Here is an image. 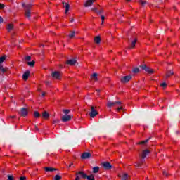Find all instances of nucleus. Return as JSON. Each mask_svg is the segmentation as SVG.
<instances>
[{
  "label": "nucleus",
  "mask_w": 180,
  "mask_h": 180,
  "mask_svg": "<svg viewBox=\"0 0 180 180\" xmlns=\"http://www.w3.org/2000/svg\"><path fill=\"white\" fill-rule=\"evenodd\" d=\"M148 154H150V150L148 149L143 150L142 153L140 155V162L135 164V167H136V168H143L141 164L144 162V158H146Z\"/></svg>",
  "instance_id": "1"
},
{
  "label": "nucleus",
  "mask_w": 180,
  "mask_h": 180,
  "mask_svg": "<svg viewBox=\"0 0 180 180\" xmlns=\"http://www.w3.org/2000/svg\"><path fill=\"white\" fill-rule=\"evenodd\" d=\"M89 115L91 117H95V116H96V115H98V111H96V110H95V107L91 106V112H90Z\"/></svg>",
  "instance_id": "8"
},
{
  "label": "nucleus",
  "mask_w": 180,
  "mask_h": 180,
  "mask_svg": "<svg viewBox=\"0 0 180 180\" xmlns=\"http://www.w3.org/2000/svg\"><path fill=\"white\" fill-rule=\"evenodd\" d=\"M5 60H6V56L0 57V64H2V63H4V61Z\"/></svg>",
  "instance_id": "28"
},
{
  "label": "nucleus",
  "mask_w": 180,
  "mask_h": 180,
  "mask_svg": "<svg viewBox=\"0 0 180 180\" xmlns=\"http://www.w3.org/2000/svg\"><path fill=\"white\" fill-rule=\"evenodd\" d=\"M94 2H95V0H88L85 3L84 6H86V8H87L88 6H91Z\"/></svg>",
  "instance_id": "15"
},
{
  "label": "nucleus",
  "mask_w": 180,
  "mask_h": 180,
  "mask_svg": "<svg viewBox=\"0 0 180 180\" xmlns=\"http://www.w3.org/2000/svg\"><path fill=\"white\" fill-rule=\"evenodd\" d=\"M79 174L78 173L76 174V178L75 179V180H80L81 178L79 176Z\"/></svg>",
  "instance_id": "40"
},
{
  "label": "nucleus",
  "mask_w": 180,
  "mask_h": 180,
  "mask_svg": "<svg viewBox=\"0 0 180 180\" xmlns=\"http://www.w3.org/2000/svg\"><path fill=\"white\" fill-rule=\"evenodd\" d=\"M35 129L39 131V128L35 126Z\"/></svg>",
  "instance_id": "55"
},
{
  "label": "nucleus",
  "mask_w": 180,
  "mask_h": 180,
  "mask_svg": "<svg viewBox=\"0 0 180 180\" xmlns=\"http://www.w3.org/2000/svg\"><path fill=\"white\" fill-rule=\"evenodd\" d=\"M27 113H29V112L26 108H22L19 112L20 116H23L24 117H25V116H27Z\"/></svg>",
  "instance_id": "10"
},
{
  "label": "nucleus",
  "mask_w": 180,
  "mask_h": 180,
  "mask_svg": "<svg viewBox=\"0 0 180 180\" xmlns=\"http://www.w3.org/2000/svg\"><path fill=\"white\" fill-rule=\"evenodd\" d=\"M32 60V57L27 56L25 57V61H30Z\"/></svg>",
  "instance_id": "38"
},
{
  "label": "nucleus",
  "mask_w": 180,
  "mask_h": 180,
  "mask_svg": "<svg viewBox=\"0 0 180 180\" xmlns=\"http://www.w3.org/2000/svg\"><path fill=\"white\" fill-rule=\"evenodd\" d=\"M70 110H63V113H65V115H68V113H70Z\"/></svg>",
  "instance_id": "39"
},
{
  "label": "nucleus",
  "mask_w": 180,
  "mask_h": 180,
  "mask_svg": "<svg viewBox=\"0 0 180 180\" xmlns=\"http://www.w3.org/2000/svg\"><path fill=\"white\" fill-rule=\"evenodd\" d=\"M99 172V167H93V174H98Z\"/></svg>",
  "instance_id": "25"
},
{
  "label": "nucleus",
  "mask_w": 180,
  "mask_h": 180,
  "mask_svg": "<svg viewBox=\"0 0 180 180\" xmlns=\"http://www.w3.org/2000/svg\"><path fill=\"white\" fill-rule=\"evenodd\" d=\"M63 5H64V4H65L64 1H63Z\"/></svg>",
  "instance_id": "58"
},
{
  "label": "nucleus",
  "mask_w": 180,
  "mask_h": 180,
  "mask_svg": "<svg viewBox=\"0 0 180 180\" xmlns=\"http://www.w3.org/2000/svg\"><path fill=\"white\" fill-rule=\"evenodd\" d=\"M91 11H93V12H95L96 13H98V8H91Z\"/></svg>",
  "instance_id": "41"
},
{
  "label": "nucleus",
  "mask_w": 180,
  "mask_h": 180,
  "mask_svg": "<svg viewBox=\"0 0 180 180\" xmlns=\"http://www.w3.org/2000/svg\"><path fill=\"white\" fill-rule=\"evenodd\" d=\"M2 68H4V66H2V65L0 63V70H2Z\"/></svg>",
  "instance_id": "53"
},
{
  "label": "nucleus",
  "mask_w": 180,
  "mask_h": 180,
  "mask_svg": "<svg viewBox=\"0 0 180 180\" xmlns=\"http://www.w3.org/2000/svg\"><path fill=\"white\" fill-rule=\"evenodd\" d=\"M46 172H53V171H57V169L53 167H44Z\"/></svg>",
  "instance_id": "16"
},
{
  "label": "nucleus",
  "mask_w": 180,
  "mask_h": 180,
  "mask_svg": "<svg viewBox=\"0 0 180 180\" xmlns=\"http://www.w3.org/2000/svg\"><path fill=\"white\" fill-rule=\"evenodd\" d=\"M168 86V84L167 82H164L160 84V87L162 88V89H165Z\"/></svg>",
  "instance_id": "23"
},
{
  "label": "nucleus",
  "mask_w": 180,
  "mask_h": 180,
  "mask_svg": "<svg viewBox=\"0 0 180 180\" xmlns=\"http://www.w3.org/2000/svg\"><path fill=\"white\" fill-rule=\"evenodd\" d=\"M75 36V31H72V32L69 34L70 39H72V37H74Z\"/></svg>",
  "instance_id": "31"
},
{
  "label": "nucleus",
  "mask_w": 180,
  "mask_h": 180,
  "mask_svg": "<svg viewBox=\"0 0 180 180\" xmlns=\"http://www.w3.org/2000/svg\"><path fill=\"white\" fill-rule=\"evenodd\" d=\"M148 140H150V139H146V140H145V141H141V142L139 143V144H146V143L148 142Z\"/></svg>",
  "instance_id": "36"
},
{
  "label": "nucleus",
  "mask_w": 180,
  "mask_h": 180,
  "mask_svg": "<svg viewBox=\"0 0 180 180\" xmlns=\"http://www.w3.org/2000/svg\"><path fill=\"white\" fill-rule=\"evenodd\" d=\"M29 75H30V72L29 70H27L23 75H22V78L24 81H27L29 78Z\"/></svg>",
  "instance_id": "12"
},
{
  "label": "nucleus",
  "mask_w": 180,
  "mask_h": 180,
  "mask_svg": "<svg viewBox=\"0 0 180 180\" xmlns=\"http://www.w3.org/2000/svg\"><path fill=\"white\" fill-rule=\"evenodd\" d=\"M65 13H67L68 11H70V4H68V3H65Z\"/></svg>",
  "instance_id": "26"
},
{
  "label": "nucleus",
  "mask_w": 180,
  "mask_h": 180,
  "mask_svg": "<svg viewBox=\"0 0 180 180\" xmlns=\"http://www.w3.org/2000/svg\"><path fill=\"white\" fill-rule=\"evenodd\" d=\"M107 106L108 108H112V106H117V111L120 112V110H123V105H122V102L120 101H108L107 103Z\"/></svg>",
  "instance_id": "2"
},
{
  "label": "nucleus",
  "mask_w": 180,
  "mask_h": 180,
  "mask_svg": "<svg viewBox=\"0 0 180 180\" xmlns=\"http://www.w3.org/2000/svg\"><path fill=\"white\" fill-rule=\"evenodd\" d=\"M0 23H4V18L0 16Z\"/></svg>",
  "instance_id": "46"
},
{
  "label": "nucleus",
  "mask_w": 180,
  "mask_h": 180,
  "mask_svg": "<svg viewBox=\"0 0 180 180\" xmlns=\"http://www.w3.org/2000/svg\"><path fill=\"white\" fill-rule=\"evenodd\" d=\"M41 96H46V93L43 92L42 94H41Z\"/></svg>",
  "instance_id": "51"
},
{
  "label": "nucleus",
  "mask_w": 180,
  "mask_h": 180,
  "mask_svg": "<svg viewBox=\"0 0 180 180\" xmlns=\"http://www.w3.org/2000/svg\"><path fill=\"white\" fill-rule=\"evenodd\" d=\"M4 6L2 4H0V9H4Z\"/></svg>",
  "instance_id": "45"
},
{
  "label": "nucleus",
  "mask_w": 180,
  "mask_h": 180,
  "mask_svg": "<svg viewBox=\"0 0 180 180\" xmlns=\"http://www.w3.org/2000/svg\"><path fill=\"white\" fill-rule=\"evenodd\" d=\"M72 165H74L73 163H71L70 165H69V168H71V167H72Z\"/></svg>",
  "instance_id": "52"
},
{
  "label": "nucleus",
  "mask_w": 180,
  "mask_h": 180,
  "mask_svg": "<svg viewBox=\"0 0 180 180\" xmlns=\"http://www.w3.org/2000/svg\"><path fill=\"white\" fill-rule=\"evenodd\" d=\"M75 63H77V60L75 59H70L66 62L69 65H75Z\"/></svg>",
  "instance_id": "14"
},
{
  "label": "nucleus",
  "mask_w": 180,
  "mask_h": 180,
  "mask_svg": "<svg viewBox=\"0 0 180 180\" xmlns=\"http://www.w3.org/2000/svg\"><path fill=\"white\" fill-rule=\"evenodd\" d=\"M139 4H141V6H144L146 4H147V1H143V0H139Z\"/></svg>",
  "instance_id": "32"
},
{
  "label": "nucleus",
  "mask_w": 180,
  "mask_h": 180,
  "mask_svg": "<svg viewBox=\"0 0 180 180\" xmlns=\"http://www.w3.org/2000/svg\"><path fill=\"white\" fill-rule=\"evenodd\" d=\"M136 43H137V38L132 37L128 39L129 46L128 49L130 50L131 49H134L136 47Z\"/></svg>",
  "instance_id": "3"
},
{
  "label": "nucleus",
  "mask_w": 180,
  "mask_h": 180,
  "mask_svg": "<svg viewBox=\"0 0 180 180\" xmlns=\"http://www.w3.org/2000/svg\"><path fill=\"white\" fill-rule=\"evenodd\" d=\"M81 176L82 178H83L84 179H86L88 178V175H86V174H85L84 172H77Z\"/></svg>",
  "instance_id": "17"
},
{
  "label": "nucleus",
  "mask_w": 180,
  "mask_h": 180,
  "mask_svg": "<svg viewBox=\"0 0 180 180\" xmlns=\"http://www.w3.org/2000/svg\"><path fill=\"white\" fill-rule=\"evenodd\" d=\"M122 180H130V176L127 174L124 173L122 176Z\"/></svg>",
  "instance_id": "18"
},
{
  "label": "nucleus",
  "mask_w": 180,
  "mask_h": 180,
  "mask_svg": "<svg viewBox=\"0 0 180 180\" xmlns=\"http://www.w3.org/2000/svg\"><path fill=\"white\" fill-rule=\"evenodd\" d=\"M130 1H131V0H127V2H130Z\"/></svg>",
  "instance_id": "56"
},
{
  "label": "nucleus",
  "mask_w": 180,
  "mask_h": 180,
  "mask_svg": "<svg viewBox=\"0 0 180 180\" xmlns=\"http://www.w3.org/2000/svg\"><path fill=\"white\" fill-rule=\"evenodd\" d=\"M42 117H44V119H49L50 117V114H49V112L44 111L42 113Z\"/></svg>",
  "instance_id": "19"
},
{
  "label": "nucleus",
  "mask_w": 180,
  "mask_h": 180,
  "mask_svg": "<svg viewBox=\"0 0 180 180\" xmlns=\"http://www.w3.org/2000/svg\"><path fill=\"white\" fill-rule=\"evenodd\" d=\"M102 166L103 167L104 169L109 171L112 168V165L109 162H104L102 163Z\"/></svg>",
  "instance_id": "7"
},
{
  "label": "nucleus",
  "mask_w": 180,
  "mask_h": 180,
  "mask_svg": "<svg viewBox=\"0 0 180 180\" xmlns=\"http://www.w3.org/2000/svg\"><path fill=\"white\" fill-rule=\"evenodd\" d=\"M7 71V69L5 68H2L1 70H0V75H1L2 77H4V74H5V72H6Z\"/></svg>",
  "instance_id": "21"
},
{
  "label": "nucleus",
  "mask_w": 180,
  "mask_h": 180,
  "mask_svg": "<svg viewBox=\"0 0 180 180\" xmlns=\"http://www.w3.org/2000/svg\"><path fill=\"white\" fill-rule=\"evenodd\" d=\"M174 74V72H168L167 74H166V77L167 78H169V77H171V75H172Z\"/></svg>",
  "instance_id": "33"
},
{
  "label": "nucleus",
  "mask_w": 180,
  "mask_h": 180,
  "mask_svg": "<svg viewBox=\"0 0 180 180\" xmlns=\"http://www.w3.org/2000/svg\"><path fill=\"white\" fill-rule=\"evenodd\" d=\"M97 92H101V90H97Z\"/></svg>",
  "instance_id": "57"
},
{
  "label": "nucleus",
  "mask_w": 180,
  "mask_h": 180,
  "mask_svg": "<svg viewBox=\"0 0 180 180\" xmlns=\"http://www.w3.org/2000/svg\"><path fill=\"white\" fill-rule=\"evenodd\" d=\"M51 75L55 79H61V74H60L59 72H53Z\"/></svg>",
  "instance_id": "9"
},
{
  "label": "nucleus",
  "mask_w": 180,
  "mask_h": 180,
  "mask_svg": "<svg viewBox=\"0 0 180 180\" xmlns=\"http://www.w3.org/2000/svg\"><path fill=\"white\" fill-rule=\"evenodd\" d=\"M22 6L23 8H25V9H26V11H30V8H32V4H22Z\"/></svg>",
  "instance_id": "20"
},
{
  "label": "nucleus",
  "mask_w": 180,
  "mask_h": 180,
  "mask_svg": "<svg viewBox=\"0 0 180 180\" xmlns=\"http://www.w3.org/2000/svg\"><path fill=\"white\" fill-rule=\"evenodd\" d=\"M87 180H95V176L94 174H91L90 176H87Z\"/></svg>",
  "instance_id": "27"
},
{
  "label": "nucleus",
  "mask_w": 180,
  "mask_h": 180,
  "mask_svg": "<svg viewBox=\"0 0 180 180\" xmlns=\"http://www.w3.org/2000/svg\"><path fill=\"white\" fill-rule=\"evenodd\" d=\"M131 79V75H127L120 78V81L122 84H126V82H129Z\"/></svg>",
  "instance_id": "4"
},
{
  "label": "nucleus",
  "mask_w": 180,
  "mask_h": 180,
  "mask_svg": "<svg viewBox=\"0 0 180 180\" xmlns=\"http://www.w3.org/2000/svg\"><path fill=\"white\" fill-rule=\"evenodd\" d=\"M40 117V113L38 111H34V117Z\"/></svg>",
  "instance_id": "29"
},
{
  "label": "nucleus",
  "mask_w": 180,
  "mask_h": 180,
  "mask_svg": "<svg viewBox=\"0 0 180 180\" xmlns=\"http://www.w3.org/2000/svg\"><path fill=\"white\" fill-rule=\"evenodd\" d=\"M6 29L8 30V32H12L13 30V24H8L6 26Z\"/></svg>",
  "instance_id": "13"
},
{
  "label": "nucleus",
  "mask_w": 180,
  "mask_h": 180,
  "mask_svg": "<svg viewBox=\"0 0 180 180\" xmlns=\"http://www.w3.org/2000/svg\"><path fill=\"white\" fill-rule=\"evenodd\" d=\"M94 41L96 44H99L101 43V37L98 36L94 38Z\"/></svg>",
  "instance_id": "24"
},
{
  "label": "nucleus",
  "mask_w": 180,
  "mask_h": 180,
  "mask_svg": "<svg viewBox=\"0 0 180 180\" xmlns=\"http://www.w3.org/2000/svg\"><path fill=\"white\" fill-rule=\"evenodd\" d=\"M46 85H50L51 82H45Z\"/></svg>",
  "instance_id": "49"
},
{
  "label": "nucleus",
  "mask_w": 180,
  "mask_h": 180,
  "mask_svg": "<svg viewBox=\"0 0 180 180\" xmlns=\"http://www.w3.org/2000/svg\"><path fill=\"white\" fill-rule=\"evenodd\" d=\"M91 157H92V154L88 152H84L81 155L82 160H86L91 158Z\"/></svg>",
  "instance_id": "6"
},
{
  "label": "nucleus",
  "mask_w": 180,
  "mask_h": 180,
  "mask_svg": "<svg viewBox=\"0 0 180 180\" xmlns=\"http://www.w3.org/2000/svg\"><path fill=\"white\" fill-rule=\"evenodd\" d=\"M101 20H102L101 24L103 25V22H104V20H105V16L101 15Z\"/></svg>",
  "instance_id": "42"
},
{
  "label": "nucleus",
  "mask_w": 180,
  "mask_h": 180,
  "mask_svg": "<svg viewBox=\"0 0 180 180\" xmlns=\"http://www.w3.org/2000/svg\"><path fill=\"white\" fill-rule=\"evenodd\" d=\"M27 64L30 67H34V61L28 62Z\"/></svg>",
  "instance_id": "34"
},
{
  "label": "nucleus",
  "mask_w": 180,
  "mask_h": 180,
  "mask_svg": "<svg viewBox=\"0 0 180 180\" xmlns=\"http://www.w3.org/2000/svg\"><path fill=\"white\" fill-rule=\"evenodd\" d=\"M58 122H60L58 120H54L53 124H56V123H58Z\"/></svg>",
  "instance_id": "44"
},
{
  "label": "nucleus",
  "mask_w": 180,
  "mask_h": 180,
  "mask_svg": "<svg viewBox=\"0 0 180 180\" xmlns=\"http://www.w3.org/2000/svg\"><path fill=\"white\" fill-rule=\"evenodd\" d=\"M25 16L29 18L30 16V10H25Z\"/></svg>",
  "instance_id": "30"
},
{
  "label": "nucleus",
  "mask_w": 180,
  "mask_h": 180,
  "mask_svg": "<svg viewBox=\"0 0 180 180\" xmlns=\"http://www.w3.org/2000/svg\"><path fill=\"white\" fill-rule=\"evenodd\" d=\"M9 117H10V119H15V117H16V116L13 115V116H10Z\"/></svg>",
  "instance_id": "50"
},
{
  "label": "nucleus",
  "mask_w": 180,
  "mask_h": 180,
  "mask_svg": "<svg viewBox=\"0 0 180 180\" xmlns=\"http://www.w3.org/2000/svg\"><path fill=\"white\" fill-rule=\"evenodd\" d=\"M141 69L143 70L144 71H146V72H148L149 74H153V72H154V71L153 70V69H150V68L147 67L146 65H142L141 66Z\"/></svg>",
  "instance_id": "5"
},
{
  "label": "nucleus",
  "mask_w": 180,
  "mask_h": 180,
  "mask_svg": "<svg viewBox=\"0 0 180 180\" xmlns=\"http://www.w3.org/2000/svg\"><path fill=\"white\" fill-rule=\"evenodd\" d=\"M97 13H98V15H101V13H102V10H99V11L98 10Z\"/></svg>",
  "instance_id": "48"
},
{
  "label": "nucleus",
  "mask_w": 180,
  "mask_h": 180,
  "mask_svg": "<svg viewBox=\"0 0 180 180\" xmlns=\"http://www.w3.org/2000/svg\"><path fill=\"white\" fill-rule=\"evenodd\" d=\"M91 79H94V81H98V74L97 73H94L91 77Z\"/></svg>",
  "instance_id": "22"
},
{
  "label": "nucleus",
  "mask_w": 180,
  "mask_h": 180,
  "mask_svg": "<svg viewBox=\"0 0 180 180\" xmlns=\"http://www.w3.org/2000/svg\"><path fill=\"white\" fill-rule=\"evenodd\" d=\"M20 180H26V177L21 176L20 177Z\"/></svg>",
  "instance_id": "47"
},
{
  "label": "nucleus",
  "mask_w": 180,
  "mask_h": 180,
  "mask_svg": "<svg viewBox=\"0 0 180 180\" xmlns=\"http://www.w3.org/2000/svg\"><path fill=\"white\" fill-rule=\"evenodd\" d=\"M70 22H71V23H72V22H74L73 18H71V19H70Z\"/></svg>",
  "instance_id": "54"
},
{
  "label": "nucleus",
  "mask_w": 180,
  "mask_h": 180,
  "mask_svg": "<svg viewBox=\"0 0 180 180\" xmlns=\"http://www.w3.org/2000/svg\"><path fill=\"white\" fill-rule=\"evenodd\" d=\"M71 120V115H65L62 117V122H70Z\"/></svg>",
  "instance_id": "11"
},
{
  "label": "nucleus",
  "mask_w": 180,
  "mask_h": 180,
  "mask_svg": "<svg viewBox=\"0 0 180 180\" xmlns=\"http://www.w3.org/2000/svg\"><path fill=\"white\" fill-rule=\"evenodd\" d=\"M54 180H61V176L56 175L54 177Z\"/></svg>",
  "instance_id": "35"
},
{
  "label": "nucleus",
  "mask_w": 180,
  "mask_h": 180,
  "mask_svg": "<svg viewBox=\"0 0 180 180\" xmlns=\"http://www.w3.org/2000/svg\"><path fill=\"white\" fill-rule=\"evenodd\" d=\"M139 70L138 68H135L133 69V72H134L135 74H137V72H139Z\"/></svg>",
  "instance_id": "37"
},
{
  "label": "nucleus",
  "mask_w": 180,
  "mask_h": 180,
  "mask_svg": "<svg viewBox=\"0 0 180 180\" xmlns=\"http://www.w3.org/2000/svg\"><path fill=\"white\" fill-rule=\"evenodd\" d=\"M163 175L165 176H168V173H167V172H163Z\"/></svg>",
  "instance_id": "43"
}]
</instances>
